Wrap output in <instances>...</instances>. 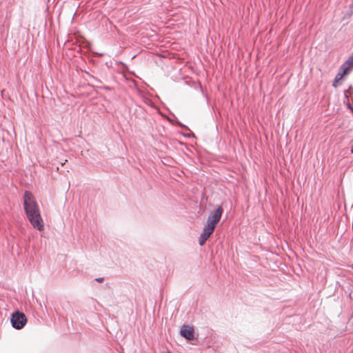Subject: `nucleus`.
Returning a JSON list of instances; mask_svg holds the SVG:
<instances>
[{"mask_svg": "<svg viewBox=\"0 0 353 353\" xmlns=\"http://www.w3.org/2000/svg\"><path fill=\"white\" fill-rule=\"evenodd\" d=\"M23 205L25 212L32 225L39 231L43 230L44 228L43 219L34 196L30 191L24 192Z\"/></svg>", "mask_w": 353, "mask_h": 353, "instance_id": "1", "label": "nucleus"}, {"mask_svg": "<svg viewBox=\"0 0 353 353\" xmlns=\"http://www.w3.org/2000/svg\"><path fill=\"white\" fill-rule=\"evenodd\" d=\"M12 325L16 330L22 329L27 323V318L26 315L19 311H16L12 313L10 318Z\"/></svg>", "mask_w": 353, "mask_h": 353, "instance_id": "2", "label": "nucleus"}, {"mask_svg": "<svg viewBox=\"0 0 353 353\" xmlns=\"http://www.w3.org/2000/svg\"><path fill=\"white\" fill-rule=\"evenodd\" d=\"M223 210L221 206H218V208L212 212L207 219V224L210 225H213L214 228H216L217 223L219 222L221 215L223 214Z\"/></svg>", "mask_w": 353, "mask_h": 353, "instance_id": "3", "label": "nucleus"}, {"mask_svg": "<svg viewBox=\"0 0 353 353\" xmlns=\"http://www.w3.org/2000/svg\"><path fill=\"white\" fill-rule=\"evenodd\" d=\"M215 228L213 225H210L209 224H206L199 239V243L200 245H204L210 236V235L214 232Z\"/></svg>", "mask_w": 353, "mask_h": 353, "instance_id": "4", "label": "nucleus"}, {"mask_svg": "<svg viewBox=\"0 0 353 353\" xmlns=\"http://www.w3.org/2000/svg\"><path fill=\"white\" fill-rule=\"evenodd\" d=\"M180 334L188 341L192 340L194 337L193 327L188 325H183L180 330Z\"/></svg>", "mask_w": 353, "mask_h": 353, "instance_id": "5", "label": "nucleus"}, {"mask_svg": "<svg viewBox=\"0 0 353 353\" xmlns=\"http://www.w3.org/2000/svg\"><path fill=\"white\" fill-rule=\"evenodd\" d=\"M343 65L349 67L350 70L353 68V54Z\"/></svg>", "mask_w": 353, "mask_h": 353, "instance_id": "6", "label": "nucleus"}, {"mask_svg": "<svg viewBox=\"0 0 353 353\" xmlns=\"http://www.w3.org/2000/svg\"><path fill=\"white\" fill-rule=\"evenodd\" d=\"M342 71H340L342 73V75H345L349 73V72L351 70L349 67L345 66V65H343L341 68Z\"/></svg>", "mask_w": 353, "mask_h": 353, "instance_id": "7", "label": "nucleus"}, {"mask_svg": "<svg viewBox=\"0 0 353 353\" xmlns=\"http://www.w3.org/2000/svg\"><path fill=\"white\" fill-rule=\"evenodd\" d=\"M343 76L344 75H342V73L341 72H339L335 77V81H339L341 79H342Z\"/></svg>", "mask_w": 353, "mask_h": 353, "instance_id": "8", "label": "nucleus"}, {"mask_svg": "<svg viewBox=\"0 0 353 353\" xmlns=\"http://www.w3.org/2000/svg\"><path fill=\"white\" fill-rule=\"evenodd\" d=\"M95 281H97L98 283H102L104 281V278H103V277L97 278V279H95Z\"/></svg>", "mask_w": 353, "mask_h": 353, "instance_id": "9", "label": "nucleus"}, {"mask_svg": "<svg viewBox=\"0 0 353 353\" xmlns=\"http://www.w3.org/2000/svg\"><path fill=\"white\" fill-rule=\"evenodd\" d=\"M337 83H338V81H335V79H334L333 81V83H332V86L334 88H336L338 86Z\"/></svg>", "mask_w": 353, "mask_h": 353, "instance_id": "10", "label": "nucleus"}, {"mask_svg": "<svg viewBox=\"0 0 353 353\" xmlns=\"http://www.w3.org/2000/svg\"><path fill=\"white\" fill-rule=\"evenodd\" d=\"M347 106H348V108H350V109H351V110H352V113H353V108H352V107L350 106V104H348V105H347Z\"/></svg>", "mask_w": 353, "mask_h": 353, "instance_id": "11", "label": "nucleus"}, {"mask_svg": "<svg viewBox=\"0 0 353 353\" xmlns=\"http://www.w3.org/2000/svg\"><path fill=\"white\" fill-rule=\"evenodd\" d=\"M351 152L353 154V145L352 146V148H351Z\"/></svg>", "mask_w": 353, "mask_h": 353, "instance_id": "12", "label": "nucleus"}]
</instances>
